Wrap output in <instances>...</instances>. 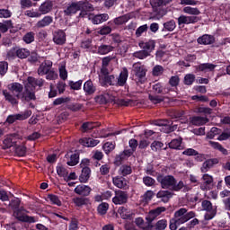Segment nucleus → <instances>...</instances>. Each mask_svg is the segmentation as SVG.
<instances>
[{"label":"nucleus","instance_id":"nucleus-46","mask_svg":"<svg viewBox=\"0 0 230 230\" xmlns=\"http://www.w3.org/2000/svg\"><path fill=\"white\" fill-rule=\"evenodd\" d=\"M22 40L23 42H25V44H31V42L35 41V32L33 31L27 32L23 36Z\"/></svg>","mask_w":230,"mask_h":230},{"label":"nucleus","instance_id":"nucleus-12","mask_svg":"<svg viewBox=\"0 0 230 230\" xmlns=\"http://www.w3.org/2000/svg\"><path fill=\"white\" fill-rule=\"evenodd\" d=\"M166 211V208L164 207H159L155 209L150 210L148 215L146 216V219L149 224H152L159 215H161L163 212Z\"/></svg>","mask_w":230,"mask_h":230},{"label":"nucleus","instance_id":"nucleus-58","mask_svg":"<svg viewBox=\"0 0 230 230\" xmlns=\"http://www.w3.org/2000/svg\"><path fill=\"white\" fill-rule=\"evenodd\" d=\"M105 154H111L114 148H116V146L112 142H106L102 146Z\"/></svg>","mask_w":230,"mask_h":230},{"label":"nucleus","instance_id":"nucleus-62","mask_svg":"<svg viewBox=\"0 0 230 230\" xmlns=\"http://www.w3.org/2000/svg\"><path fill=\"white\" fill-rule=\"evenodd\" d=\"M143 183L145 184V186L151 187L154 186V184H155V180H154V178L150 176H145L143 178Z\"/></svg>","mask_w":230,"mask_h":230},{"label":"nucleus","instance_id":"nucleus-39","mask_svg":"<svg viewBox=\"0 0 230 230\" xmlns=\"http://www.w3.org/2000/svg\"><path fill=\"white\" fill-rule=\"evenodd\" d=\"M215 217H217V209L207 211V213L204 216V220L201 221L202 227H206V226H208V221L213 220V218H215Z\"/></svg>","mask_w":230,"mask_h":230},{"label":"nucleus","instance_id":"nucleus-53","mask_svg":"<svg viewBox=\"0 0 230 230\" xmlns=\"http://www.w3.org/2000/svg\"><path fill=\"white\" fill-rule=\"evenodd\" d=\"M114 97H109V94L100 95L96 97V102L99 103H109V102H112Z\"/></svg>","mask_w":230,"mask_h":230},{"label":"nucleus","instance_id":"nucleus-28","mask_svg":"<svg viewBox=\"0 0 230 230\" xmlns=\"http://www.w3.org/2000/svg\"><path fill=\"white\" fill-rule=\"evenodd\" d=\"M139 48H141V49H144L145 51H148L150 53V51H153V49H155V41L150 40L147 42L145 41H139L138 43Z\"/></svg>","mask_w":230,"mask_h":230},{"label":"nucleus","instance_id":"nucleus-47","mask_svg":"<svg viewBox=\"0 0 230 230\" xmlns=\"http://www.w3.org/2000/svg\"><path fill=\"white\" fill-rule=\"evenodd\" d=\"M119 175H123V177H127V175H130L132 173V167L130 165H122L119 170Z\"/></svg>","mask_w":230,"mask_h":230},{"label":"nucleus","instance_id":"nucleus-7","mask_svg":"<svg viewBox=\"0 0 230 230\" xmlns=\"http://www.w3.org/2000/svg\"><path fill=\"white\" fill-rule=\"evenodd\" d=\"M99 82L102 87H107L108 85H117V78L113 75H99Z\"/></svg>","mask_w":230,"mask_h":230},{"label":"nucleus","instance_id":"nucleus-41","mask_svg":"<svg viewBox=\"0 0 230 230\" xmlns=\"http://www.w3.org/2000/svg\"><path fill=\"white\" fill-rule=\"evenodd\" d=\"M215 67L217 65H213L211 63H204L198 66L199 71H203V73H208L209 71H215Z\"/></svg>","mask_w":230,"mask_h":230},{"label":"nucleus","instance_id":"nucleus-55","mask_svg":"<svg viewBox=\"0 0 230 230\" xmlns=\"http://www.w3.org/2000/svg\"><path fill=\"white\" fill-rule=\"evenodd\" d=\"M164 146V144H163V142L154 141L151 144V150H153V152H159V150H161Z\"/></svg>","mask_w":230,"mask_h":230},{"label":"nucleus","instance_id":"nucleus-34","mask_svg":"<svg viewBox=\"0 0 230 230\" xmlns=\"http://www.w3.org/2000/svg\"><path fill=\"white\" fill-rule=\"evenodd\" d=\"M53 22V17L45 16L41 20L38 21L36 23V27L38 28H46V26H49Z\"/></svg>","mask_w":230,"mask_h":230},{"label":"nucleus","instance_id":"nucleus-1","mask_svg":"<svg viewBox=\"0 0 230 230\" xmlns=\"http://www.w3.org/2000/svg\"><path fill=\"white\" fill-rule=\"evenodd\" d=\"M157 181L161 184L162 188L164 190H172V191H190L191 190V187L190 185L184 184V181H180L177 183V180L172 175H158Z\"/></svg>","mask_w":230,"mask_h":230},{"label":"nucleus","instance_id":"nucleus-45","mask_svg":"<svg viewBox=\"0 0 230 230\" xmlns=\"http://www.w3.org/2000/svg\"><path fill=\"white\" fill-rule=\"evenodd\" d=\"M8 28H13V23H12V20H7L4 22H0V31L2 33H6V31H8Z\"/></svg>","mask_w":230,"mask_h":230},{"label":"nucleus","instance_id":"nucleus-17","mask_svg":"<svg viewBox=\"0 0 230 230\" xmlns=\"http://www.w3.org/2000/svg\"><path fill=\"white\" fill-rule=\"evenodd\" d=\"M215 164H218V159L213 158V159H208L205 161L202 164V166L200 168L202 173H206L211 170L215 166Z\"/></svg>","mask_w":230,"mask_h":230},{"label":"nucleus","instance_id":"nucleus-57","mask_svg":"<svg viewBox=\"0 0 230 230\" xmlns=\"http://www.w3.org/2000/svg\"><path fill=\"white\" fill-rule=\"evenodd\" d=\"M98 213L99 215H105L109 210V203H102L98 206Z\"/></svg>","mask_w":230,"mask_h":230},{"label":"nucleus","instance_id":"nucleus-56","mask_svg":"<svg viewBox=\"0 0 230 230\" xmlns=\"http://www.w3.org/2000/svg\"><path fill=\"white\" fill-rule=\"evenodd\" d=\"M203 211H213L217 208H213V204L209 200H203L201 203Z\"/></svg>","mask_w":230,"mask_h":230},{"label":"nucleus","instance_id":"nucleus-13","mask_svg":"<svg viewBox=\"0 0 230 230\" xmlns=\"http://www.w3.org/2000/svg\"><path fill=\"white\" fill-rule=\"evenodd\" d=\"M111 73H112V66H111V59L103 58L99 76H105L106 75H109Z\"/></svg>","mask_w":230,"mask_h":230},{"label":"nucleus","instance_id":"nucleus-42","mask_svg":"<svg viewBox=\"0 0 230 230\" xmlns=\"http://www.w3.org/2000/svg\"><path fill=\"white\" fill-rule=\"evenodd\" d=\"M73 202L77 208H82V206H87L89 204V199L84 197H76L73 199Z\"/></svg>","mask_w":230,"mask_h":230},{"label":"nucleus","instance_id":"nucleus-35","mask_svg":"<svg viewBox=\"0 0 230 230\" xmlns=\"http://www.w3.org/2000/svg\"><path fill=\"white\" fill-rule=\"evenodd\" d=\"M209 119L206 117H192L190 118L191 125H195L196 127H200V125H206Z\"/></svg>","mask_w":230,"mask_h":230},{"label":"nucleus","instance_id":"nucleus-37","mask_svg":"<svg viewBox=\"0 0 230 230\" xmlns=\"http://www.w3.org/2000/svg\"><path fill=\"white\" fill-rule=\"evenodd\" d=\"M119 215L123 218V220H128L132 217V212L125 208V207H119L118 209Z\"/></svg>","mask_w":230,"mask_h":230},{"label":"nucleus","instance_id":"nucleus-59","mask_svg":"<svg viewBox=\"0 0 230 230\" xmlns=\"http://www.w3.org/2000/svg\"><path fill=\"white\" fill-rule=\"evenodd\" d=\"M59 76L62 80H67V70H66V64L59 66Z\"/></svg>","mask_w":230,"mask_h":230},{"label":"nucleus","instance_id":"nucleus-23","mask_svg":"<svg viewBox=\"0 0 230 230\" xmlns=\"http://www.w3.org/2000/svg\"><path fill=\"white\" fill-rule=\"evenodd\" d=\"M203 182L200 185L201 190L204 191L209 190L213 184V176L206 173L202 176Z\"/></svg>","mask_w":230,"mask_h":230},{"label":"nucleus","instance_id":"nucleus-21","mask_svg":"<svg viewBox=\"0 0 230 230\" xmlns=\"http://www.w3.org/2000/svg\"><path fill=\"white\" fill-rule=\"evenodd\" d=\"M20 99L22 102H31V100H35V93L25 85V90L22 95H20Z\"/></svg>","mask_w":230,"mask_h":230},{"label":"nucleus","instance_id":"nucleus-3","mask_svg":"<svg viewBox=\"0 0 230 230\" xmlns=\"http://www.w3.org/2000/svg\"><path fill=\"white\" fill-rule=\"evenodd\" d=\"M191 218H195V212L190 211L186 208H180L174 213V219L178 224H186Z\"/></svg>","mask_w":230,"mask_h":230},{"label":"nucleus","instance_id":"nucleus-29","mask_svg":"<svg viewBox=\"0 0 230 230\" xmlns=\"http://www.w3.org/2000/svg\"><path fill=\"white\" fill-rule=\"evenodd\" d=\"M40 12L43 14L49 13L53 10V1L47 0L39 8Z\"/></svg>","mask_w":230,"mask_h":230},{"label":"nucleus","instance_id":"nucleus-8","mask_svg":"<svg viewBox=\"0 0 230 230\" xmlns=\"http://www.w3.org/2000/svg\"><path fill=\"white\" fill-rule=\"evenodd\" d=\"M200 21V18L199 16H186L184 14H181L178 18V26H182V24H195Z\"/></svg>","mask_w":230,"mask_h":230},{"label":"nucleus","instance_id":"nucleus-2","mask_svg":"<svg viewBox=\"0 0 230 230\" xmlns=\"http://www.w3.org/2000/svg\"><path fill=\"white\" fill-rule=\"evenodd\" d=\"M133 73L137 84H145L146 82V68L141 63L133 65Z\"/></svg>","mask_w":230,"mask_h":230},{"label":"nucleus","instance_id":"nucleus-18","mask_svg":"<svg viewBox=\"0 0 230 230\" xmlns=\"http://www.w3.org/2000/svg\"><path fill=\"white\" fill-rule=\"evenodd\" d=\"M198 44H203L204 46H209L215 44V36L209 34H204L197 40Z\"/></svg>","mask_w":230,"mask_h":230},{"label":"nucleus","instance_id":"nucleus-6","mask_svg":"<svg viewBox=\"0 0 230 230\" xmlns=\"http://www.w3.org/2000/svg\"><path fill=\"white\" fill-rule=\"evenodd\" d=\"M14 216L16 217L17 220H20V222H27L28 224H35V222H39V219L35 217H30L20 209L16 210L14 212Z\"/></svg>","mask_w":230,"mask_h":230},{"label":"nucleus","instance_id":"nucleus-64","mask_svg":"<svg viewBox=\"0 0 230 230\" xmlns=\"http://www.w3.org/2000/svg\"><path fill=\"white\" fill-rule=\"evenodd\" d=\"M167 226H168L167 221L165 219H162L156 223L155 227L157 230H164L166 229Z\"/></svg>","mask_w":230,"mask_h":230},{"label":"nucleus","instance_id":"nucleus-25","mask_svg":"<svg viewBox=\"0 0 230 230\" xmlns=\"http://www.w3.org/2000/svg\"><path fill=\"white\" fill-rule=\"evenodd\" d=\"M80 7L78 2H73L72 4H67L66 8L64 10L65 15H74L76 12H79Z\"/></svg>","mask_w":230,"mask_h":230},{"label":"nucleus","instance_id":"nucleus-51","mask_svg":"<svg viewBox=\"0 0 230 230\" xmlns=\"http://www.w3.org/2000/svg\"><path fill=\"white\" fill-rule=\"evenodd\" d=\"M80 222L77 218L72 217L68 225V230H78L80 229Z\"/></svg>","mask_w":230,"mask_h":230},{"label":"nucleus","instance_id":"nucleus-63","mask_svg":"<svg viewBox=\"0 0 230 230\" xmlns=\"http://www.w3.org/2000/svg\"><path fill=\"white\" fill-rule=\"evenodd\" d=\"M195 82V75L193 74H188L184 77V84L185 85H191Z\"/></svg>","mask_w":230,"mask_h":230},{"label":"nucleus","instance_id":"nucleus-31","mask_svg":"<svg viewBox=\"0 0 230 230\" xmlns=\"http://www.w3.org/2000/svg\"><path fill=\"white\" fill-rule=\"evenodd\" d=\"M79 4V10H83L84 12H94V5L89 3L87 0L77 2Z\"/></svg>","mask_w":230,"mask_h":230},{"label":"nucleus","instance_id":"nucleus-14","mask_svg":"<svg viewBox=\"0 0 230 230\" xmlns=\"http://www.w3.org/2000/svg\"><path fill=\"white\" fill-rule=\"evenodd\" d=\"M2 94L4 96L5 102H8L11 105H17L19 103V94L13 95L8 90H3Z\"/></svg>","mask_w":230,"mask_h":230},{"label":"nucleus","instance_id":"nucleus-48","mask_svg":"<svg viewBox=\"0 0 230 230\" xmlns=\"http://www.w3.org/2000/svg\"><path fill=\"white\" fill-rule=\"evenodd\" d=\"M182 144L181 138L173 139L169 143V148L173 150H181V145Z\"/></svg>","mask_w":230,"mask_h":230},{"label":"nucleus","instance_id":"nucleus-54","mask_svg":"<svg viewBox=\"0 0 230 230\" xmlns=\"http://www.w3.org/2000/svg\"><path fill=\"white\" fill-rule=\"evenodd\" d=\"M79 159L80 157L77 154H73L70 155V159L67 161L66 164H68V166H76Z\"/></svg>","mask_w":230,"mask_h":230},{"label":"nucleus","instance_id":"nucleus-36","mask_svg":"<svg viewBox=\"0 0 230 230\" xmlns=\"http://www.w3.org/2000/svg\"><path fill=\"white\" fill-rule=\"evenodd\" d=\"M91 177V169L89 167H84L82 169L81 175L79 176L80 182H87Z\"/></svg>","mask_w":230,"mask_h":230},{"label":"nucleus","instance_id":"nucleus-11","mask_svg":"<svg viewBox=\"0 0 230 230\" xmlns=\"http://www.w3.org/2000/svg\"><path fill=\"white\" fill-rule=\"evenodd\" d=\"M74 191L76 195H80L81 197H89L93 190L87 185L80 184L75 188Z\"/></svg>","mask_w":230,"mask_h":230},{"label":"nucleus","instance_id":"nucleus-20","mask_svg":"<svg viewBox=\"0 0 230 230\" xmlns=\"http://www.w3.org/2000/svg\"><path fill=\"white\" fill-rule=\"evenodd\" d=\"M44 85V81L42 79H37L35 77L29 76L27 78V84L26 87H32V89H35V87H42Z\"/></svg>","mask_w":230,"mask_h":230},{"label":"nucleus","instance_id":"nucleus-24","mask_svg":"<svg viewBox=\"0 0 230 230\" xmlns=\"http://www.w3.org/2000/svg\"><path fill=\"white\" fill-rule=\"evenodd\" d=\"M132 19L131 13H126L124 15L119 16L113 20V23L115 26H123V24H127L128 21Z\"/></svg>","mask_w":230,"mask_h":230},{"label":"nucleus","instance_id":"nucleus-32","mask_svg":"<svg viewBox=\"0 0 230 230\" xmlns=\"http://www.w3.org/2000/svg\"><path fill=\"white\" fill-rule=\"evenodd\" d=\"M7 89L11 93H15L16 94H19L21 96V93H22V89H24V86L19 83H13L8 84Z\"/></svg>","mask_w":230,"mask_h":230},{"label":"nucleus","instance_id":"nucleus-22","mask_svg":"<svg viewBox=\"0 0 230 230\" xmlns=\"http://www.w3.org/2000/svg\"><path fill=\"white\" fill-rule=\"evenodd\" d=\"M113 184L120 190H127V188H128V181L125 178L119 176L113 178Z\"/></svg>","mask_w":230,"mask_h":230},{"label":"nucleus","instance_id":"nucleus-9","mask_svg":"<svg viewBox=\"0 0 230 230\" xmlns=\"http://www.w3.org/2000/svg\"><path fill=\"white\" fill-rule=\"evenodd\" d=\"M30 116H31V111H26L22 114H15V115H9L7 117V123H15V121L17 120H22V119H28V118H30Z\"/></svg>","mask_w":230,"mask_h":230},{"label":"nucleus","instance_id":"nucleus-26","mask_svg":"<svg viewBox=\"0 0 230 230\" xmlns=\"http://www.w3.org/2000/svg\"><path fill=\"white\" fill-rule=\"evenodd\" d=\"M128 78V70L127 68H123L119 77L117 78V85L123 87V85L127 84Z\"/></svg>","mask_w":230,"mask_h":230},{"label":"nucleus","instance_id":"nucleus-50","mask_svg":"<svg viewBox=\"0 0 230 230\" xmlns=\"http://www.w3.org/2000/svg\"><path fill=\"white\" fill-rule=\"evenodd\" d=\"M175 28H177V23H175L173 20L164 23V29L165 30V31H173Z\"/></svg>","mask_w":230,"mask_h":230},{"label":"nucleus","instance_id":"nucleus-52","mask_svg":"<svg viewBox=\"0 0 230 230\" xmlns=\"http://www.w3.org/2000/svg\"><path fill=\"white\" fill-rule=\"evenodd\" d=\"M57 173L59 177H64L66 179L69 172H67V169H66V167H64L62 164H58L57 166Z\"/></svg>","mask_w":230,"mask_h":230},{"label":"nucleus","instance_id":"nucleus-27","mask_svg":"<svg viewBox=\"0 0 230 230\" xmlns=\"http://www.w3.org/2000/svg\"><path fill=\"white\" fill-rule=\"evenodd\" d=\"M84 91L87 96H91V94L96 93V86H94L93 81L88 80L84 84Z\"/></svg>","mask_w":230,"mask_h":230},{"label":"nucleus","instance_id":"nucleus-49","mask_svg":"<svg viewBox=\"0 0 230 230\" xmlns=\"http://www.w3.org/2000/svg\"><path fill=\"white\" fill-rule=\"evenodd\" d=\"M48 199L51 204H54L55 206H62V201L60 200V198L58 196L54 195V194H49L48 195Z\"/></svg>","mask_w":230,"mask_h":230},{"label":"nucleus","instance_id":"nucleus-38","mask_svg":"<svg viewBox=\"0 0 230 230\" xmlns=\"http://www.w3.org/2000/svg\"><path fill=\"white\" fill-rule=\"evenodd\" d=\"M105 21H109V14L107 13L97 14L92 19L93 24H102V22H105Z\"/></svg>","mask_w":230,"mask_h":230},{"label":"nucleus","instance_id":"nucleus-19","mask_svg":"<svg viewBox=\"0 0 230 230\" xmlns=\"http://www.w3.org/2000/svg\"><path fill=\"white\" fill-rule=\"evenodd\" d=\"M52 66L53 62H51V60H45L38 68V75L40 76H44V75L51 69Z\"/></svg>","mask_w":230,"mask_h":230},{"label":"nucleus","instance_id":"nucleus-5","mask_svg":"<svg viewBox=\"0 0 230 230\" xmlns=\"http://www.w3.org/2000/svg\"><path fill=\"white\" fill-rule=\"evenodd\" d=\"M128 200V194L123 190L115 191V196L112 199L113 204L116 206H121V204H127Z\"/></svg>","mask_w":230,"mask_h":230},{"label":"nucleus","instance_id":"nucleus-10","mask_svg":"<svg viewBox=\"0 0 230 230\" xmlns=\"http://www.w3.org/2000/svg\"><path fill=\"white\" fill-rule=\"evenodd\" d=\"M53 42L58 46L66 44V32L62 30H58L53 32Z\"/></svg>","mask_w":230,"mask_h":230},{"label":"nucleus","instance_id":"nucleus-16","mask_svg":"<svg viewBox=\"0 0 230 230\" xmlns=\"http://www.w3.org/2000/svg\"><path fill=\"white\" fill-rule=\"evenodd\" d=\"M19 141V137L17 135H9L4 140V148H12L15 146Z\"/></svg>","mask_w":230,"mask_h":230},{"label":"nucleus","instance_id":"nucleus-40","mask_svg":"<svg viewBox=\"0 0 230 230\" xmlns=\"http://www.w3.org/2000/svg\"><path fill=\"white\" fill-rule=\"evenodd\" d=\"M157 199H162L163 202H168L172 197H173V194L168 190H160L156 194Z\"/></svg>","mask_w":230,"mask_h":230},{"label":"nucleus","instance_id":"nucleus-44","mask_svg":"<svg viewBox=\"0 0 230 230\" xmlns=\"http://www.w3.org/2000/svg\"><path fill=\"white\" fill-rule=\"evenodd\" d=\"M135 224L137 226V227L144 230H146L150 227V223H145V220L142 217H137L135 219Z\"/></svg>","mask_w":230,"mask_h":230},{"label":"nucleus","instance_id":"nucleus-15","mask_svg":"<svg viewBox=\"0 0 230 230\" xmlns=\"http://www.w3.org/2000/svg\"><path fill=\"white\" fill-rule=\"evenodd\" d=\"M156 125L158 127H164L163 132H165V134H168L170 132H173V130H177V125H173L172 127V122L169 120H160Z\"/></svg>","mask_w":230,"mask_h":230},{"label":"nucleus","instance_id":"nucleus-60","mask_svg":"<svg viewBox=\"0 0 230 230\" xmlns=\"http://www.w3.org/2000/svg\"><path fill=\"white\" fill-rule=\"evenodd\" d=\"M12 17V11L8 9H0V19H10Z\"/></svg>","mask_w":230,"mask_h":230},{"label":"nucleus","instance_id":"nucleus-33","mask_svg":"<svg viewBox=\"0 0 230 230\" xmlns=\"http://www.w3.org/2000/svg\"><path fill=\"white\" fill-rule=\"evenodd\" d=\"M183 13H187L190 17H197L200 15V10L197 7L186 6L182 9Z\"/></svg>","mask_w":230,"mask_h":230},{"label":"nucleus","instance_id":"nucleus-30","mask_svg":"<svg viewBox=\"0 0 230 230\" xmlns=\"http://www.w3.org/2000/svg\"><path fill=\"white\" fill-rule=\"evenodd\" d=\"M80 143L81 145H83V146H86L89 148V147L96 146L100 143V140L91 138V137H84L80 140Z\"/></svg>","mask_w":230,"mask_h":230},{"label":"nucleus","instance_id":"nucleus-4","mask_svg":"<svg viewBox=\"0 0 230 230\" xmlns=\"http://www.w3.org/2000/svg\"><path fill=\"white\" fill-rule=\"evenodd\" d=\"M8 58H13V57H17L18 58H28L30 57V50L27 49H11L7 52Z\"/></svg>","mask_w":230,"mask_h":230},{"label":"nucleus","instance_id":"nucleus-61","mask_svg":"<svg viewBox=\"0 0 230 230\" xmlns=\"http://www.w3.org/2000/svg\"><path fill=\"white\" fill-rule=\"evenodd\" d=\"M230 139V129H226L222 134L217 137L218 141H227Z\"/></svg>","mask_w":230,"mask_h":230},{"label":"nucleus","instance_id":"nucleus-43","mask_svg":"<svg viewBox=\"0 0 230 230\" xmlns=\"http://www.w3.org/2000/svg\"><path fill=\"white\" fill-rule=\"evenodd\" d=\"M111 51H114V47L111 45H101L98 48L99 55H107V53H111Z\"/></svg>","mask_w":230,"mask_h":230}]
</instances>
